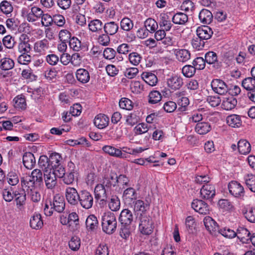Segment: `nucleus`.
Returning a JSON list of instances; mask_svg holds the SVG:
<instances>
[{"mask_svg":"<svg viewBox=\"0 0 255 255\" xmlns=\"http://www.w3.org/2000/svg\"><path fill=\"white\" fill-rule=\"evenodd\" d=\"M34 51L39 55H44L49 48V42L47 39L37 41L34 44Z\"/></svg>","mask_w":255,"mask_h":255,"instance_id":"f3484780","label":"nucleus"},{"mask_svg":"<svg viewBox=\"0 0 255 255\" xmlns=\"http://www.w3.org/2000/svg\"><path fill=\"white\" fill-rule=\"evenodd\" d=\"M245 217L247 220L251 222L255 223V209L252 207H249L246 210V211H243Z\"/></svg>","mask_w":255,"mask_h":255,"instance_id":"680f3d73","label":"nucleus"},{"mask_svg":"<svg viewBox=\"0 0 255 255\" xmlns=\"http://www.w3.org/2000/svg\"><path fill=\"white\" fill-rule=\"evenodd\" d=\"M148 98L149 103L155 104L161 101L162 96L159 91H152L149 93Z\"/></svg>","mask_w":255,"mask_h":255,"instance_id":"3c124183","label":"nucleus"},{"mask_svg":"<svg viewBox=\"0 0 255 255\" xmlns=\"http://www.w3.org/2000/svg\"><path fill=\"white\" fill-rule=\"evenodd\" d=\"M121 27L125 31H129L133 27V23L131 20L128 17L123 18L121 21Z\"/></svg>","mask_w":255,"mask_h":255,"instance_id":"052dcab7","label":"nucleus"},{"mask_svg":"<svg viewBox=\"0 0 255 255\" xmlns=\"http://www.w3.org/2000/svg\"><path fill=\"white\" fill-rule=\"evenodd\" d=\"M117 222L115 214L111 212L105 213L102 218L103 231L108 234H113L117 229Z\"/></svg>","mask_w":255,"mask_h":255,"instance_id":"f03ea898","label":"nucleus"},{"mask_svg":"<svg viewBox=\"0 0 255 255\" xmlns=\"http://www.w3.org/2000/svg\"><path fill=\"white\" fill-rule=\"evenodd\" d=\"M133 219V215L130 210L125 209L121 211L119 218L120 223V235L123 239H126L129 236Z\"/></svg>","mask_w":255,"mask_h":255,"instance_id":"f257e3e1","label":"nucleus"},{"mask_svg":"<svg viewBox=\"0 0 255 255\" xmlns=\"http://www.w3.org/2000/svg\"><path fill=\"white\" fill-rule=\"evenodd\" d=\"M14 199L17 209L21 211L24 209L26 204V195L24 190H15L14 192Z\"/></svg>","mask_w":255,"mask_h":255,"instance_id":"f8f14e48","label":"nucleus"},{"mask_svg":"<svg viewBox=\"0 0 255 255\" xmlns=\"http://www.w3.org/2000/svg\"><path fill=\"white\" fill-rule=\"evenodd\" d=\"M206 61L203 57H196L192 62V65L194 66L196 70H203L205 68L206 65Z\"/></svg>","mask_w":255,"mask_h":255,"instance_id":"338daca9","label":"nucleus"},{"mask_svg":"<svg viewBox=\"0 0 255 255\" xmlns=\"http://www.w3.org/2000/svg\"><path fill=\"white\" fill-rule=\"evenodd\" d=\"M43 177L46 187L49 189H53L57 184V178L51 170H44Z\"/></svg>","mask_w":255,"mask_h":255,"instance_id":"dca6fc26","label":"nucleus"},{"mask_svg":"<svg viewBox=\"0 0 255 255\" xmlns=\"http://www.w3.org/2000/svg\"><path fill=\"white\" fill-rule=\"evenodd\" d=\"M42 181L43 174L39 169H34L30 175L21 178V185L25 188H33L35 184L40 183Z\"/></svg>","mask_w":255,"mask_h":255,"instance_id":"7ed1b4c3","label":"nucleus"},{"mask_svg":"<svg viewBox=\"0 0 255 255\" xmlns=\"http://www.w3.org/2000/svg\"><path fill=\"white\" fill-rule=\"evenodd\" d=\"M237 104V101L233 96L225 98L222 103V108L226 110L230 111L234 109Z\"/></svg>","mask_w":255,"mask_h":255,"instance_id":"7c9ffc66","label":"nucleus"},{"mask_svg":"<svg viewBox=\"0 0 255 255\" xmlns=\"http://www.w3.org/2000/svg\"><path fill=\"white\" fill-rule=\"evenodd\" d=\"M69 44L70 48L75 51H79L81 49V42L77 37H72L70 39Z\"/></svg>","mask_w":255,"mask_h":255,"instance_id":"774afa93","label":"nucleus"},{"mask_svg":"<svg viewBox=\"0 0 255 255\" xmlns=\"http://www.w3.org/2000/svg\"><path fill=\"white\" fill-rule=\"evenodd\" d=\"M102 183L110 194L119 192L116 174H111L110 176L105 177Z\"/></svg>","mask_w":255,"mask_h":255,"instance_id":"6e6552de","label":"nucleus"},{"mask_svg":"<svg viewBox=\"0 0 255 255\" xmlns=\"http://www.w3.org/2000/svg\"><path fill=\"white\" fill-rule=\"evenodd\" d=\"M139 220L138 229L140 232L145 235H150L153 230V222L149 216L139 217Z\"/></svg>","mask_w":255,"mask_h":255,"instance_id":"20e7f679","label":"nucleus"},{"mask_svg":"<svg viewBox=\"0 0 255 255\" xmlns=\"http://www.w3.org/2000/svg\"><path fill=\"white\" fill-rule=\"evenodd\" d=\"M14 107L19 110H23L26 108V104L24 97L22 95H18L13 100Z\"/></svg>","mask_w":255,"mask_h":255,"instance_id":"37998d69","label":"nucleus"},{"mask_svg":"<svg viewBox=\"0 0 255 255\" xmlns=\"http://www.w3.org/2000/svg\"><path fill=\"white\" fill-rule=\"evenodd\" d=\"M228 125L233 128H239L242 125L241 117L237 115H231L226 118Z\"/></svg>","mask_w":255,"mask_h":255,"instance_id":"473e14b6","label":"nucleus"},{"mask_svg":"<svg viewBox=\"0 0 255 255\" xmlns=\"http://www.w3.org/2000/svg\"><path fill=\"white\" fill-rule=\"evenodd\" d=\"M239 152L242 154H248L251 150L250 143L246 139H241L238 143Z\"/></svg>","mask_w":255,"mask_h":255,"instance_id":"c9c22d12","label":"nucleus"},{"mask_svg":"<svg viewBox=\"0 0 255 255\" xmlns=\"http://www.w3.org/2000/svg\"><path fill=\"white\" fill-rule=\"evenodd\" d=\"M43 223L39 214H34L30 220V226L33 229L38 230L42 228Z\"/></svg>","mask_w":255,"mask_h":255,"instance_id":"72a5a7b5","label":"nucleus"},{"mask_svg":"<svg viewBox=\"0 0 255 255\" xmlns=\"http://www.w3.org/2000/svg\"><path fill=\"white\" fill-rule=\"evenodd\" d=\"M96 199L105 201L107 198V194L110 193L103 183L97 185L94 190Z\"/></svg>","mask_w":255,"mask_h":255,"instance_id":"412c9836","label":"nucleus"},{"mask_svg":"<svg viewBox=\"0 0 255 255\" xmlns=\"http://www.w3.org/2000/svg\"><path fill=\"white\" fill-rule=\"evenodd\" d=\"M191 206L196 212L200 214L207 215L209 213L210 209L209 206L206 203L201 200H193Z\"/></svg>","mask_w":255,"mask_h":255,"instance_id":"ddd939ff","label":"nucleus"},{"mask_svg":"<svg viewBox=\"0 0 255 255\" xmlns=\"http://www.w3.org/2000/svg\"><path fill=\"white\" fill-rule=\"evenodd\" d=\"M77 173L74 170L65 173L62 177V181L65 184L67 185H72L75 180L77 179Z\"/></svg>","mask_w":255,"mask_h":255,"instance_id":"e433bc0d","label":"nucleus"},{"mask_svg":"<svg viewBox=\"0 0 255 255\" xmlns=\"http://www.w3.org/2000/svg\"><path fill=\"white\" fill-rule=\"evenodd\" d=\"M102 150L107 154L111 156L117 158H124V155L121 149L117 148L111 145H105Z\"/></svg>","mask_w":255,"mask_h":255,"instance_id":"cd10ccee","label":"nucleus"},{"mask_svg":"<svg viewBox=\"0 0 255 255\" xmlns=\"http://www.w3.org/2000/svg\"><path fill=\"white\" fill-rule=\"evenodd\" d=\"M61 159V156L59 153H52L49 156L50 170H52V168L60 165Z\"/></svg>","mask_w":255,"mask_h":255,"instance_id":"de8ad7c7","label":"nucleus"},{"mask_svg":"<svg viewBox=\"0 0 255 255\" xmlns=\"http://www.w3.org/2000/svg\"><path fill=\"white\" fill-rule=\"evenodd\" d=\"M176 59L180 62L185 63L191 58L190 52L185 49H175L173 50Z\"/></svg>","mask_w":255,"mask_h":255,"instance_id":"6ab92c4d","label":"nucleus"},{"mask_svg":"<svg viewBox=\"0 0 255 255\" xmlns=\"http://www.w3.org/2000/svg\"><path fill=\"white\" fill-rule=\"evenodd\" d=\"M94 125L100 129L105 128L109 123V117L104 114L98 115L94 119Z\"/></svg>","mask_w":255,"mask_h":255,"instance_id":"b1692460","label":"nucleus"},{"mask_svg":"<svg viewBox=\"0 0 255 255\" xmlns=\"http://www.w3.org/2000/svg\"><path fill=\"white\" fill-rule=\"evenodd\" d=\"M133 210L136 216V218L148 216L147 212L149 209L148 202H144L141 200H136L133 202Z\"/></svg>","mask_w":255,"mask_h":255,"instance_id":"0eeeda50","label":"nucleus"},{"mask_svg":"<svg viewBox=\"0 0 255 255\" xmlns=\"http://www.w3.org/2000/svg\"><path fill=\"white\" fill-rule=\"evenodd\" d=\"M119 106L123 109L128 111L131 110L133 107L132 102L127 98H122L120 100Z\"/></svg>","mask_w":255,"mask_h":255,"instance_id":"6e6d98bb","label":"nucleus"},{"mask_svg":"<svg viewBox=\"0 0 255 255\" xmlns=\"http://www.w3.org/2000/svg\"><path fill=\"white\" fill-rule=\"evenodd\" d=\"M159 25L160 28L166 31H169L173 26L170 18L166 13H162L160 14Z\"/></svg>","mask_w":255,"mask_h":255,"instance_id":"393cba45","label":"nucleus"},{"mask_svg":"<svg viewBox=\"0 0 255 255\" xmlns=\"http://www.w3.org/2000/svg\"><path fill=\"white\" fill-rule=\"evenodd\" d=\"M242 86L248 91H253L255 89V78L253 77H247L242 82Z\"/></svg>","mask_w":255,"mask_h":255,"instance_id":"c03bdc74","label":"nucleus"},{"mask_svg":"<svg viewBox=\"0 0 255 255\" xmlns=\"http://www.w3.org/2000/svg\"><path fill=\"white\" fill-rule=\"evenodd\" d=\"M205 60L208 64H213L216 68H219L221 66V63L218 60L217 54L213 51H209L205 55Z\"/></svg>","mask_w":255,"mask_h":255,"instance_id":"a878e982","label":"nucleus"},{"mask_svg":"<svg viewBox=\"0 0 255 255\" xmlns=\"http://www.w3.org/2000/svg\"><path fill=\"white\" fill-rule=\"evenodd\" d=\"M6 179L9 184L12 186L16 185L19 182L18 175L14 171H10L7 174Z\"/></svg>","mask_w":255,"mask_h":255,"instance_id":"e2e57ef3","label":"nucleus"},{"mask_svg":"<svg viewBox=\"0 0 255 255\" xmlns=\"http://www.w3.org/2000/svg\"><path fill=\"white\" fill-rule=\"evenodd\" d=\"M211 85L213 91L219 95H225L229 91L228 86L222 80L213 79Z\"/></svg>","mask_w":255,"mask_h":255,"instance_id":"9d476101","label":"nucleus"},{"mask_svg":"<svg viewBox=\"0 0 255 255\" xmlns=\"http://www.w3.org/2000/svg\"><path fill=\"white\" fill-rule=\"evenodd\" d=\"M212 14L210 11L202 9L199 14V18L201 22L204 24H209L212 20Z\"/></svg>","mask_w":255,"mask_h":255,"instance_id":"58836bf2","label":"nucleus"},{"mask_svg":"<svg viewBox=\"0 0 255 255\" xmlns=\"http://www.w3.org/2000/svg\"><path fill=\"white\" fill-rule=\"evenodd\" d=\"M36 163L34 155L31 152H26L23 156V164L28 169L33 168Z\"/></svg>","mask_w":255,"mask_h":255,"instance_id":"c756f323","label":"nucleus"},{"mask_svg":"<svg viewBox=\"0 0 255 255\" xmlns=\"http://www.w3.org/2000/svg\"><path fill=\"white\" fill-rule=\"evenodd\" d=\"M104 31L109 35L115 34L118 31L119 25L114 21L106 22L103 26Z\"/></svg>","mask_w":255,"mask_h":255,"instance_id":"f704fd0d","label":"nucleus"},{"mask_svg":"<svg viewBox=\"0 0 255 255\" xmlns=\"http://www.w3.org/2000/svg\"><path fill=\"white\" fill-rule=\"evenodd\" d=\"M167 84L172 90H178L183 85V79L180 76L174 75L167 80Z\"/></svg>","mask_w":255,"mask_h":255,"instance_id":"aec40b11","label":"nucleus"},{"mask_svg":"<svg viewBox=\"0 0 255 255\" xmlns=\"http://www.w3.org/2000/svg\"><path fill=\"white\" fill-rule=\"evenodd\" d=\"M204 225L206 229L210 232L216 230L217 226L216 222L210 217L206 216L203 220Z\"/></svg>","mask_w":255,"mask_h":255,"instance_id":"09e8293b","label":"nucleus"},{"mask_svg":"<svg viewBox=\"0 0 255 255\" xmlns=\"http://www.w3.org/2000/svg\"><path fill=\"white\" fill-rule=\"evenodd\" d=\"M50 206L53 208L56 212L61 213L63 211L65 207V202L64 197L59 194H56L54 196L52 202H49Z\"/></svg>","mask_w":255,"mask_h":255,"instance_id":"4468645a","label":"nucleus"},{"mask_svg":"<svg viewBox=\"0 0 255 255\" xmlns=\"http://www.w3.org/2000/svg\"><path fill=\"white\" fill-rule=\"evenodd\" d=\"M230 193L236 198H242L245 195L244 187L237 181H232L229 183Z\"/></svg>","mask_w":255,"mask_h":255,"instance_id":"9b49d317","label":"nucleus"},{"mask_svg":"<svg viewBox=\"0 0 255 255\" xmlns=\"http://www.w3.org/2000/svg\"><path fill=\"white\" fill-rule=\"evenodd\" d=\"M43 12L38 7L34 6L29 7H24L21 10V14L23 16L26 17L27 20L29 22H34L42 16Z\"/></svg>","mask_w":255,"mask_h":255,"instance_id":"39448f33","label":"nucleus"},{"mask_svg":"<svg viewBox=\"0 0 255 255\" xmlns=\"http://www.w3.org/2000/svg\"><path fill=\"white\" fill-rule=\"evenodd\" d=\"M141 77L146 84L151 86H155L158 82L157 76L151 72H143Z\"/></svg>","mask_w":255,"mask_h":255,"instance_id":"bb28decb","label":"nucleus"},{"mask_svg":"<svg viewBox=\"0 0 255 255\" xmlns=\"http://www.w3.org/2000/svg\"><path fill=\"white\" fill-rule=\"evenodd\" d=\"M196 32L198 37L202 40L210 39L213 33L212 29L209 26L206 25L199 26L197 28Z\"/></svg>","mask_w":255,"mask_h":255,"instance_id":"a211bd4d","label":"nucleus"},{"mask_svg":"<svg viewBox=\"0 0 255 255\" xmlns=\"http://www.w3.org/2000/svg\"><path fill=\"white\" fill-rule=\"evenodd\" d=\"M0 68L3 70H8L13 68L14 63L13 60L9 58H3L0 60Z\"/></svg>","mask_w":255,"mask_h":255,"instance_id":"864d4df0","label":"nucleus"},{"mask_svg":"<svg viewBox=\"0 0 255 255\" xmlns=\"http://www.w3.org/2000/svg\"><path fill=\"white\" fill-rule=\"evenodd\" d=\"M144 26L148 32L153 33L158 28V23L154 19L149 18L145 21Z\"/></svg>","mask_w":255,"mask_h":255,"instance_id":"a18cd8bd","label":"nucleus"},{"mask_svg":"<svg viewBox=\"0 0 255 255\" xmlns=\"http://www.w3.org/2000/svg\"><path fill=\"white\" fill-rule=\"evenodd\" d=\"M78 205H80L83 208L89 209L92 208L94 198L92 194L86 190L80 191V195L78 199Z\"/></svg>","mask_w":255,"mask_h":255,"instance_id":"423d86ee","label":"nucleus"},{"mask_svg":"<svg viewBox=\"0 0 255 255\" xmlns=\"http://www.w3.org/2000/svg\"><path fill=\"white\" fill-rule=\"evenodd\" d=\"M172 22L176 24H185L188 20V17L186 14L183 12H177L172 18Z\"/></svg>","mask_w":255,"mask_h":255,"instance_id":"ea45409f","label":"nucleus"},{"mask_svg":"<svg viewBox=\"0 0 255 255\" xmlns=\"http://www.w3.org/2000/svg\"><path fill=\"white\" fill-rule=\"evenodd\" d=\"M142 59L141 55L136 52H133L128 55V60L130 63L134 65L137 66L140 62Z\"/></svg>","mask_w":255,"mask_h":255,"instance_id":"0e129e2a","label":"nucleus"},{"mask_svg":"<svg viewBox=\"0 0 255 255\" xmlns=\"http://www.w3.org/2000/svg\"><path fill=\"white\" fill-rule=\"evenodd\" d=\"M211 129V125L207 122H201L196 124L195 131L199 134H205Z\"/></svg>","mask_w":255,"mask_h":255,"instance_id":"4c0bfd02","label":"nucleus"},{"mask_svg":"<svg viewBox=\"0 0 255 255\" xmlns=\"http://www.w3.org/2000/svg\"><path fill=\"white\" fill-rule=\"evenodd\" d=\"M189 104V100L188 98L182 97L180 98L178 101L179 106L177 111L180 113H185L188 109V106Z\"/></svg>","mask_w":255,"mask_h":255,"instance_id":"603ef678","label":"nucleus"},{"mask_svg":"<svg viewBox=\"0 0 255 255\" xmlns=\"http://www.w3.org/2000/svg\"><path fill=\"white\" fill-rule=\"evenodd\" d=\"M81 245L80 239L77 236L72 237L69 242V247L72 251H77Z\"/></svg>","mask_w":255,"mask_h":255,"instance_id":"69168bd1","label":"nucleus"},{"mask_svg":"<svg viewBox=\"0 0 255 255\" xmlns=\"http://www.w3.org/2000/svg\"><path fill=\"white\" fill-rule=\"evenodd\" d=\"M109 207L113 211L119 210L121 206V202L119 198L116 195L112 196L109 202Z\"/></svg>","mask_w":255,"mask_h":255,"instance_id":"49530a36","label":"nucleus"},{"mask_svg":"<svg viewBox=\"0 0 255 255\" xmlns=\"http://www.w3.org/2000/svg\"><path fill=\"white\" fill-rule=\"evenodd\" d=\"M247 186L250 190L255 192V176L253 174H248L245 177Z\"/></svg>","mask_w":255,"mask_h":255,"instance_id":"4d7b16f0","label":"nucleus"},{"mask_svg":"<svg viewBox=\"0 0 255 255\" xmlns=\"http://www.w3.org/2000/svg\"><path fill=\"white\" fill-rule=\"evenodd\" d=\"M236 236L243 243L247 244L251 239V233L247 229L240 227L236 232Z\"/></svg>","mask_w":255,"mask_h":255,"instance_id":"5701e85b","label":"nucleus"},{"mask_svg":"<svg viewBox=\"0 0 255 255\" xmlns=\"http://www.w3.org/2000/svg\"><path fill=\"white\" fill-rule=\"evenodd\" d=\"M69 228L71 231L77 230L79 227V221L78 214L75 212H72L69 214Z\"/></svg>","mask_w":255,"mask_h":255,"instance_id":"c85d7f7f","label":"nucleus"},{"mask_svg":"<svg viewBox=\"0 0 255 255\" xmlns=\"http://www.w3.org/2000/svg\"><path fill=\"white\" fill-rule=\"evenodd\" d=\"M0 9L5 14H10L13 10V6L10 2L3 0L0 4Z\"/></svg>","mask_w":255,"mask_h":255,"instance_id":"bf43d9fd","label":"nucleus"},{"mask_svg":"<svg viewBox=\"0 0 255 255\" xmlns=\"http://www.w3.org/2000/svg\"><path fill=\"white\" fill-rule=\"evenodd\" d=\"M215 187L211 184L203 185L200 189V196L203 199H210L215 195Z\"/></svg>","mask_w":255,"mask_h":255,"instance_id":"2eb2a0df","label":"nucleus"},{"mask_svg":"<svg viewBox=\"0 0 255 255\" xmlns=\"http://www.w3.org/2000/svg\"><path fill=\"white\" fill-rule=\"evenodd\" d=\"M123 197L124 199L127 200H135L137 198V194L135 190L130 186L125 189L123 193Z\"/></svg>","mask_w":255,"mask_h":255,"instance_id":"79ce46f5","label":"nucleus"},{"mask_svg":"<svg viewBox=\"0 0 255 255\" xmlns=\"http://www.w3.org/2000/svg\"><path fill=\"white\" fill-rule=\"evenodd\" d=\"M86 226L89 231H94L97 229L98 226L97 217L94 215L89 216L86 221Z\"/></svg>","mask_w":255,"mask_h":255,"instance_id":"a19ab883","label":"nucleus"},{"mask_svg":"<svg viewBox=\"0 0 255 255\" xmlns=\"http://www.w3.org/2000/svg\"><path fill=\"white\" fill-rule=\"evenodd\" d=\"M38 164L42 169L44 170L49 169L50 170L49 157H48L47 156H40L38 161Z\"/></svg>","mask_w":255,"mask_h":255,"instance_id":"13d9d810","label":"nucleus"},{"mask_svg":"<svg viewBox=\"0 0 255 255\" xmlns=\"http://www.w3.org/2000/svg\"><path fill=\"white\" fill-rule=\"evenodd\" d=\"M90 30L92 32H99L103 28V23L99 19L91 20L88 24Z\"/></svg>","mask_w":255,"mask_h":255,"instance_id":"8fccbe9b","label":"nucleus"},{"mask_svg":"<svg viewBox=\"0 0 255 255\" xmlns=\"http://www.w3.org/2000/svg\"><path fill=\"white\" fill-rule=\"evenodd\" d=\"M117 180L118 186L119 188V192H121L123 189L130 186L129 179L125 175L120 174L119 176L117 175Z\"/></svg>","mask_w":255,"mask_h":255,"instance_id":"2f4dec72","label":"nucleus"},{"mask_svg":"<svg viewBox=\"0 0 255 255\" xmlns=\"http://www.w3.org/2000/svg\"><path fill=\"white\" fill-rule=\"evenodd\" d=\"M80 191L74 187H67L65 190V196L67 202L72 206H78Z\"/></svg>","mask_w":255,"mask_h":255,"instance_id":"1a4fd4ad","label":"nucleus"},{"mask_svg":"<svg viewBox=\"0 0 255 255\" xmlns=\"http://www.w3.org/2000/svg\"><path fill=\"white\" fill-rule=\"evenodd\" d=\"M196 69L194 66L191 65H186L182 69L183 75L187 78L192 77L196 72Z\"/></svg>","mask_w":255,"mask_h":255,"instance_id":"5fc2aeb1","label":"nucleus"},{"mask_svg":"<svg viewBox=\"0 0 255 255\" xmlns=\"http://www.w3.org/2000/svg\"><path fill=\"white\" fill-rule=\"evenodd\" d=\"M76 79L82 84H86L89 82L90 75L89 71L84 68L77 69L75 73Z\"/></svg>","mask_w":255,"mask_h":255,"instance_id":"4be33fe9","label":"nucleus"}]
</instances>
